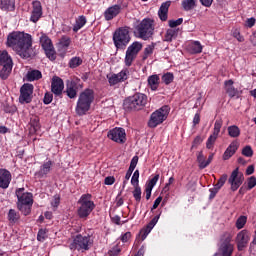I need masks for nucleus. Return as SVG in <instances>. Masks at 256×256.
Wrapping results in <instances>:
<instances>
[{
  "label": "nucleus",
  "mask_w": 256,
  "mask_h": 256,
  "mask_svg": "<svg viewBox=\"0 0 256 256\" xmlns=\"http://www.w3.org/2000/svg\"><path fill=\"white\" fill-rule=\"evenodd\" d=\"M40 45L42 49L45 51L46 56L50 61H55V47L53 46V42L51 41V38L47 36L45 33H40Z\"/></svg>",
  "instance_id": "11"
},
{
  "label": "nucleus",
  "mask_w": 256,
  "mask_h": 256,
  "mask_svg": "<svg viewBox=\"0 0 256 256\" xmlns=\"http://www.w3.org/2000/svg\"><path fill=\"white\" fill-rule=\"evenodd\" d=\"M51 165V161L44 163L40 170L35 173V177H38V179H43V177H46L47 174L51 171Z\"/></svg>",
  "instance_id": "26"
},
{
  "label": "nucleus",
  "mask_w": 256,
  "mask_h": 256,
  "mask_svg": "<svg viewBox=\"0 0 256 256\" xmlns=\"http://www.w3.org/2000/svg\"><path fill=\"white\" fill-rule=\"evenodd\" d=\"M173 74L171 73H166L162 76V81L165 83V85H169L170 83H173Z\"/></svg>",
  "instance_id": "47"
},
{
  "label": "nucleus",
  "mask_w": 256,
  "mask_h": 256,
  "mask_svg": "<svg viewBox=\"0 0 256 256\" xmlns=\"http://www.w3.org/2000/svg\"><path fill=\"white\" fill-rule=\"evenodd\" d=\"M167 117H169V106H163L151 114L148 126L151 129H155V127L161 125Z\"/></svg>",
  "instance_id": "7"
},
{
  "label": "nucleus",
  "mask_w": 256,
  "mask_h": 256,
  "mask_svg": "<svg viewBox=\"0 0 256 256\" xmlns=\"http://www.w3.org/2000/svg\"><path fill=\"white\" fill-rule=\"evenodd\" d=\"M217 136L216 134H211L208 139H207V142H206V147L208 149H213V145H215V141H217Z\"/></svg>",
  "instance_id": "41"
},
{
  "label": "nucleus",
  "mask_w": 256,
  "mask_h": 256,
  "mask_svg": "<svg viewBox=\"0 0 256 256\" xmlns=\"http://www.w3.org/2000/svg\"><path fill=\"white\" fill-rule=\"evenodd\" d=\"M161 201H163V197L159 196L155 201L154 204L152 206L151 211H153L154 209H157V207H159V205H161Z\"/></svg>",
  "instance_id": "62"
},
{
  "label": "nucleus",
  "mask_w": 256,
  "mask_h": 256,
  "mask_svg": "<svg viewBox=\"0 0 256 256\" xmlns=\"http://www.w3.org/2000/svg\"><path fill=\"white\" fill-rule=\"evenodd\" d=\"M41 77H43V74L39 70H29L26 74L27 81H38Z\"/></svg>",
  "instance_id": "31"
},
{
  "label": "nucleus",
  "mask_w": 256,
  "mask_h": 256,
  "mask_svg": "<svg viewBox=\"0 0 256 256\" xmlns=\"http://www.w3.org/2000/svg\"><path fill=\"white\" fill-rule=\"evenodd\" d=\"M147 105V96L145 94H135L124 101L125 109H141Z\"/></svg>",
  "instance_id": "8"
},
{
  "label": "nucleus",
  "mask_w": 256,
  "mask_h": 256,
  "mask_svg": "<svg viewBox=\"0 0 256 256\" xmlns=\"http://www.w3.org/2000/svg\"><path fill=\"white\" fill-rule=\"evenodd\" d=\"M17 207L19 211L25 216L31 213V207H33V194L26 192L25 188H18L16 190Z\"/></svg>",
  "instance_id": "3"
},
{
  "label": "nucleus",
  "mask_w": 256,
  "mask_h": 256,
  "mask_svg": "<svg viewBox=\"0 0 256 256\" xmlns=\"http://www.w3.org/2000/svg\"><path fill=\"white\" fill-rule=\"evenodd\" d=\"M255 186H256V178H255V176H251L250 178H248L247 187L249 190H251Z\"/></svg>",
  "instance_id": "53"
},
{
  "label": "nucleus",
  "mask_w": 256,
  "mask_h": 256,
  "mask_svg": "<svg viewBox=\"0 0 256 256\" xmlns=\"http://www.w3.org/2000/svg\"><path fill=\"white\" fill-rule=\"evenodd\" d=\"M228 135L235 139L241 135V130L235 125L229 126Z\"/></svg>",
  "instance_id": "38"
},
{
  "label": "nucleus",
  "mask_w": 256,
  "mask_h": 256,
  "mask_svg": "<svg viewBox=\"0 0 256 256\" xmlns=\"http://www.w3.org/2000/svg\"><path fill=\"white\" fill-rule=\"evenodd\" d=\"M79 80H71L67 82V89L66 93L70 99H75L77 97V89H78V84Z\"/></svg>",
  "instance_id": "22"
},
{
  "label": "nucleus",
  "mask_w": 256,
  "mask_h": 256,
  "mask_svg": "<svg viewBox=\"0 0 256 256\" xmlns=\"http://www.w3.org/2000/svg\"><path fill=\"white\" fill-rule=\"evenodd\" d=\"M197 162L199 164L200 169H205L209 166V162L205 160V155H203V152H198L197 154Z\"/></svg>",
  "instance_id": "36"
},
{
  "label": "nucleus",
  "mask_w": 256,
  "mask_h": 256,
  "mask_svg": "<svg viewBox=\"0 0 256 256\" xmlns=\"http://www.w3.org/2000/svg\"><path fill=\"white\" fill-rule=\"evenodd\" d=\"M169 7H171V1L163 2L158 10V17L160 21H167L169 15Z\"/></svg>",
  "instance_id": "23"
},
{
  "label": "nucleus",
  "mask_w": 256,
  "mask_h": 256,
  "mask_svg": "<svg viewBox=\"0 0 256 256\" xmlns=\"http://www.w3.org/2000/svg\"><path fill=\"white\" fill-rule=\"evenodd\" d=\"M195 0H184L182 1V7L184 11H191V9L195 8Z\"/></svg>",
  "instance_id": "39"
},
{
  "label": "nucleus",
  "mask_w": 256,
  "mask_h": 256,
  "mask_svg": "<svg viewBox=\"0 0 256 256\" xmlns=\"http://www.w3.org/2000/svg\"><path fill=\"white\" fill-rule=\"evenodd\" d=\"M153 49H155V47L153 45H149L145 48L144 50V59H147L149 57V55H151L153 53Z\"/></svg>",
  "instance_id": "56"
},
{
  "label": "nucleus",
  "mask_w": 256,
  "mask_h": 256,
  "mask_svg": "<svg viewBox=\"0 0 256 256\" xmlns=\"http://www.w3.org/2000/svg\"><path fill=\"white\" fill-rule=\"evenodd\" d=\"M157 181H159V174H156L152 179H150L146 187L153 189V187L157 185Z\"/></svg>",
  "instance_id": "49"
},
{
  "label": "nucleus",
  "mask_w": 256,
  "mask_h": 256,
  "mask_svg": "<svg viewBox=\"0 0 256 256\" xmlns=\"http://www.w3.org/2000/svg\"><path fill=\"white\" fill-rule=\"evenodd\" d=\"M41 129V124H39V117L35 116L30 120V133H37Z\"/></svg>",
  "instance_id": "34"
},
{
  "label": "nucleus",
  "mask_w": 256,
  "mask_h": 256,
  "mask_svg": "<svg viewBox=\"0 0 256 256\" xmlns=\"http://www.w3.org/2000/svg\"><path fill=\"white\" fill-rule=\"evenodd\" d=\"M132 193H133V197H134L135 201H137V203H139L141 201V187L134 186V190Z\"/></svg>",
  "instance_id": "45"
},
{
  "label": "nucleus",
  "mask_w": 256,
  "mask_h": 256,
  "mask_svg": "<svg viewBox=\"0 0 256 256\" xmlns=\"http://www.w3.org/2000/svg\"><path fill=\"white\" fill-rule=\"evenodd\" d=\"M237 149H239V142L233 141L231 144L227 147L226 151L223 154L224 161H227L235 155Z\"/></svg>",
  "instance_id": "24"
},
{
  "label": "nucleus",
  "mask_w": 256,
  "mask_h": 256,
  "mask_svg": "<svg viewBox=\"0 0 256 256\" xmlns=\"http://www.w3.org/2000/svg\"><path fill=\"white\" fill-rule=\"evenodd\" d=\"M46 237H47V231L43 229L39 230L38 236H37L38 241H45Z\"/></svg>",
  "instance_id": "57"
},
{
  "label": "nucleus",
  "mask_w": 256,
  "mask_h": 256,
  "mask_svg": "<svg viewBox=\"0 0 256 256\" xmlns=\"http://www.w3.org/2000/svg\"><path fill=\"white\" fill-rule=\"evenodd\" d=\"M108 139L115 143H125L127 141V134L123 128H114L108 132Z\"/></svg>",
  "instance_id": "17"
},
{
  "label": "nucleus",
  "mask_w": 256,
  "mask_h": 256,
  "mask_svg": "<svg viewBox=\"0 0 256 256\" xmlns=\"http://www.w3.org/2000/svg\"><path fill=\"white\" fill-rule=\"evenodd\" d=\"M92 246L93 237L91 235L77 234L69 244V249H71V251H81V253H85V251H89Z\"/></svg>",
  "instance_id": "4"
},
{
  "label": "nucleus",
  "mask_w": 256,
  "mask_h": 256,
  "mask_svg": "<svg viewBox=\"0 0 256 256\" xmlns=\"http://www.w3.org/2000/svg\"><path fill=\"white\" fill-rule=\"evenodd\" d=\"M137 163H139V157L138 156H134L132 158V160H131L129 169L131 171H135V167H137Z\"/></svg>",
  "instance_id": "55"
},
{
  "label": "nucleus",
  "mask_w": 256,
  "mask_h": 256,
  "mask_svg": "<svg viewBox=\"0 0 256 256\" xmlns=\"http://www.w3.org/2000/svg\"><path fill=\"white\" fill-rule=\"evenodd\" d=\"M219 189L216 185L210 189V199H213L217 193H219Z\"/></svg>",
  "instance_id": "61"
},
{
  "label": "nucleus",
  "mask_w": 256,
  "mask_h": 256,
  "mask_svg": "<svg viewBox=\"0 0 256 256\" xmlns=\"http://www.w3.org/2000/svg\"><path fill=\"white\" fill-rule=\"evenodd\" d=\"M221 127H223V121L216 120L214 123V130L212 134L219 136V133H221Z\"/></svg>",
  "instance_id": "43"
},
{
  "label": "nucleus",
  "mask_w": 256,
  "mask_h": 256,
  "mask_svg": "<svg viewBox=\"0 0 256 256\" xmlns=\"http://www.w3.org/2000/svg\"><path fill=\"white\" fill-rule=\"evenodd\" d=\"M256 23V20L254 17L252 18H248L245 22V27H249V29H251V27H254Z\"/></svg>",
  "instance_id": "59"
},
{
  "label": "nucleus",
  "mask_w": 256,
  "mask_h": 256,
  "mask_svg": "<svg viewBox=\"0 0 256 256\" xmlns=\"http://www.w3.org/2000/svg\"><path fill=\"white\" fill-rule=\"evenodd\" d=\"M247 223V216H240L236 221V227L238 229H243Z\"/></svg>",
  "instance_id": "44"
},
{
  "label": "nucleus",
  "mask_w": 256,
  "mask_h": 256,
  "mask_svg": "<svg viewBox=\"0 0 256 256\" xmlns=\"http://www.w3.org/2000/svg\"><path fill=\"white\" fill-rule=\"evenodd\" d=\"M32 5L33 9L30 21H32V23H37V21H39V18L43 16V7L41 6V2L39 1H34Z\"/></svg>",
  "instance_id": "20"
},
{
  "label": "nucleus",
  "mask_w": 256,
  "mask_h": 256,
  "mask_svg": "<svg viewBox=\"0 0 256 256\" xmlns=\"http://www.w3.org/2000/svg\"><path fill=\"white\" fill-rule=\"evenodd\" d=\"M0 9L13 11L15 9V0H0Z\"/></svg>",
  "instance_id": "32"
},
{
  "label": "nucleus",
  "mask_w": 256,
  "mask_h": 256,
  "mask_svg": "<svg viewBox=\"0 0 256 256\" xmlns=\"http://www.w3.org/2000/svg\"><path fill=\"white\" fill-rule=\"evenodd\" d=\"M20 219L19 213L14 209H10L8 212V221L10 223H17Z\"/></svg>",
  "instance_id": "37"
},
{
  "label": "nucleus",
  "mask_w": 256,
  "mask_h": 256,
  "mask_svg": "<svg viewBox=\"0 0 256 256\" xmlns=\"http://www.w3.org/2000/svg\"><path fill=\"white\" fill-rule=\"evenodd\" d=\"M115 183V177L108 176L105 178V185H113Z\"/></svg>",
  "instance_id": "63"
},
{
  "label": "nucleus",
  "mask_w": 256,
  "mask_h": 256,
  "mask_svg": "<svg viewBox=\"0 0 256 256\" xmlns=\"http://www.w3.org/2000/svg\"><path fill=\"white\" fill-rule=\"evenodd\" d=\"M11 172L7 169H0V189H9L11 185Z\"/></svg>",
  "instance_id": "19"
},
{
  "label": "nucleus",
  "mask_w": 256,
  "mask_h": 256,
  "mask_svg": "<svg viewBox=\"0 0 256 256\" xmlns=\"http://www.w3.org/2000/svg\"><path fill=\"white\" fill-rule=\"evenodd\" d=\"M131 185H133V187H139V170H136L133 173V176L131 178Z\"/></svg>",
  "instance_id": "46"
},
{
  "label": "nucleus",
  "mask_w": 256,
  "mask_h": 256,
  "mask_svg": "<svg viewBox=\"0 0 256 256\" xmlns=\"http://www.w3.org/2000/svg\"><path fill=\"white\" fill-rule=\"evenodd\" d=\"M232 239L233 235L229 232H225L222 235L220 245L222 256H231L233 254V244H231Z\"/></svg>",
  "instance_id": "13"
},
{
  "label": "nucleus",
  "mask_w": 256,
  "mask_h": 256,
  "mask_svg": "<svg viewBox=\"0 0 256 256\" xmlns=\"http://www.w3.org/2000/svg\"><path fill=\"white\" fill-rule=\"evenodd\" d=\"M188 51H190L194 55L197 53H201L203 51V45H201V42L199 41L191 42L188 45Z\"/></svg>",
  "instance_id": "30"
},
{
  "label": "nucleus",
  "mask_w": 256,
  "mask_h": 256,
  "mask_svg": "<svg viewBox=\"0 0 256 256\" xmlns=\"http://www.w3.org/2000/svg\"><path fill=\"white\" fill-rule=\"evenodd\" d=\"M169 27L172 29L175 27H179L183 23V18H178L177 20H169Z\"/></svg>",
  "instance_id": "50"
},
{
  "label": "nucleus",
  "mask_w": 256,
  "mask_h": 256,
  "mask_svg": "<svg viewBox=\"0 0 256 256\" xmlns=\"http://www.w3.org/2000/svg\"><path fill=\"white\" fill-rule=\"evenodd\" d=\"M113 41L117 49H122V47H125L129 41H131V37L129 36V29L119 28L116 30L113 34Z\"/></svg>",
  "instance_id": "9"
},
{
  "label": "nucleus",
  "mask_w": 256,
  "mask_h": 256,
  "mask_svg": "<svg viewBox=\"0 0 256 256\" xmlns=\"http://www.w3.org/2000/svg\"><path fill=\"white\" fill-rule=\"evenodd\" d=\"M63 89H65L63 80L57 76H54L51 82L52 93H54V95H61V93H63Z\"/></svg>",
  "instance_id": "21"
},
{
  "label": "nucleus",
  "mask_w": 256,
  "mask_h": 256,
  "mask_svg": "<svg viewBox=\"0 0 256 256\" xmlns=\"http://www.w3.org/2000/svg\"><path fill=\"white\" fill-rule=\"evenodd\" d=\"M0 66L2 67L0 71L1 79H7L13 71V58L7 50H0Z\"/></svg>",
  "instance_id": "5"
},
{
  "label": "nucleus",
  "mask_w": 256,
  "mask_h": 256,
  "mask_svg": "<svg viewBox=\"0 0 256 256\" xmlns=\"http://www.w3.org/2000/svg\"><path fill=\"white\" fill-rule=\"evenodd\" d=\"M161 217V214H159L158 216H155L150 222L149 224L146 226V228L144 229V234L142 235V239H147V235H149V233H151V231H153V228L157 225L159 218Z\"/></svg>",
  "instance_id": "28"
},
{
  "label": "nucleus",
  "mask_w": 256,
  "mask_h": 256,
  "mask_svg": "<svg viewBox=\"0 0 256 256\" xmlns=\"http://www.w3.org/2000/svg\"><path fill=\"white\" fill-rule=\"evenodd\" d=\"M179 33V30L177 29H168L166 31L165 37H164V41H168L171 42L173 39H177V34Z\"/></svg>",
  "instance_id": "35"
},
{
  "label": "nucleus",
  "mask_w": 256,
  "mask_h": 256,
  "mask_svg": "<svg viewBox=\"0 0 256 256\" xmlns=\"http://www.w3.org/2000/svg\"><path fill=\"white\" fill-rule=\"evenodd\" d=\"M86 23H87V18H85V16L78 17L73 26L74 33H77V31H79L80 29H83V27H85Z\"/></svg>",
  "instance_id": "33"
},
{
  "label": "nucleus",
  "mask_w": 256,
  "mask_h": 256,
  "mask_svg": "<svg viewBox=\"0 0 256 256\" xmlns=\"http://www.w3.org/2000/svg\"><path fill=\"white\" fill-rule=\"evenodd\" d=\"M80 207L78 208V216L81 219L89 217L93 209H95V203L91 201V194H84L79 200Z\"/></svg>",
  "instance_id": "6"
},
{
  "label": "nucleus",
  "mask_w": 256,
  "mask_h": 256,
  "mask_svg": "<svg viewBox=\"0 0 256 256\" xmlns=\"http://www.w3.org/2000/svg\"><path fill=\"white\" fill-rule=\"evenodd\" d=\"M153 29V21H151V19H143L136 27L139 38L143 39L144 41H147V39L153 35Z\"/></svg>",
  "instance_id": "10"
},
{
  "label": "nucleus",
  "mask_w": 256,
  "mask_h": 256,
  "mask_svg": "<svg viewBox=\"0 0 256 256\" xmlns=\"http://www.w3.org/2000/svg\"><path fill=\"white\" fill-rule=\"evenodd\" d=\"M232 35L235 37V39H237V41H239V43H243V41H245V38H243L238 29H234Z\"/></svg>",
  "instance_id": "51"
},
{
  "label": "nucleus",
  "mask_w": 256,
  "mask_h": 256,
  "mask_svg": "<svg viewBox=\"0 0 256 256\" xmlns=\"http://www.w3.org/2000/svg\"><path fill=\"white\" fill-rule=\"evenodd\" d=\"M119 13H121V6L114 5L112 7H109L105 11L104 17H105L106 21H111V19H114V17H117V15H119Z\"/></svg>",
  "instance_id": "25"
},
{
  "label": "nucleus",
  "mask_w": 256,
  "mask_h": 256,
  "mask_svg": "<svg viewBox=\"0 0 256 256\" xmlns=\"http://www.w3.org/2000/svg\"><path fill=\"white\" fill-rule=\"evenodd\" d=\"M243 181H245V176L239 172V168H236L228 179V183L231 185V191H237L243 185Z\"/></svg>",
  "instance_id": "15"
},
{
  "label": "nucleus",
  "mask_w": 256,
  "mask_h": 256,
  "mask_svg": "<svg viewBox=\"0 0 256 256\" xmlns=\"http://www.w3.org/2000/svg\"><path fill=\"white\" fill-rule=\"evenodd\" d=\"M175 182V178L170 177L168 180V183H166L165 187L163 188V193H169V185H173V183Z\"/></svg>",
  "instance_id": "58"
},
{
  "label": "nucleus",
  "mask_w": 256,
  "mask_h": 256,
  "mask_svg": "<svg viewBox=\"0 0 256 256\" xmlns=\"http://www.w3.org/2000/svg\"><path fill=\"white\" fill-rule=\"evenodd\" d=\"M107 79L109 82V85H119V83H123L129 79V69L124 68L121 70V72L117 74H108Z\"/></svg>",
  "instance_id": "14"
},
{
  "label": "nucleus",
  "mask_w": 256,
  "mask_h": 256,
  "mask_svg": "<svg viewBox=\"0 0 256 256\" xmlns=\"http://www.w3.org/2000/svg\"><path fill=\"white\" fill-rule=\"evenodd\" d=\"M141 49H143V44H141V42H134L127 48L124 60L126 67H131V65H133V61H135V58Z\"/></svg>",
  "instance_id": "12"
},
{
  "label": "nucleus",
  "mask_w": 256,
  "mask_h": 256,
  "mask_svg": "<svg viewBox=\"0 0 256 256\" xmlns=\"http://www.w3.org/2000/svg\"><path fill=\"white\" fill-rule=\"evenodd\" d=\"M251 240V233L247 230H241L236 235V245L238 251H243L245 247L249 244V241Z\"/></svg>",
  "instance_id": "16"
},
{
  "label": "nucleus",
  "mask_w": 256,
  "mask_h": 256,
  "mask_svg": "<svg viewBox=\"0 0 256 256\" xmlns=\"http://www.w3.org/2000/svg\"><path fill=\"white\" fill-rule=\"evenodd\" d=\"M59 45L62 49H67L71 45V38L69 36H62Z\"/></svg>",
  "instance_id": "40"
},
{
  "label": "nucleus",
  "mask_w": 256,
  "mask_h": 256,
  "mask_svg": "<svg viewBox=\"0 0 256 256\" xmlns=\"http://www.w3.org/2000/svg\"><path fill=\"white\" fill-rule=\"evenodd\" d=\"M51 101H53V94L46 93L44 96V104L49 105V103H51Z\"/></svg>",
  "instance_id": "60"
},
{
  "label": "nucleus",
  "mask_w": 256,
  "mask_h": 256,
  "mask_svg": "<svg viewBox=\"0 0 256 256\" xmlns=\"http://www.w3.org/2000/svg\"><path fill=\"white\" fill-rule=\"evenodd\" d=\"M83 63V60L80 57H74L69 62V67L71 69H75L76 67H79Z\"/></svg>",
  "instance_id": "42"
},
{
  "label": "nucleus",
  "mask_w": 256,
  "mask_h": 256,
  "mask_svg": "<svg viewBox=\"0 0 256 256\" xmlns=\"http://www.w3.org/2000/svg\"><path fill=\"white\" fill-rule=\"evenodd\" d=\"M33 95V85L24 84L20 89V103H31V96Z\"/></svg>",
  "instance_id": "18"
},
{
  "label": "nucleus",
  "mask_w": 256,
  "mask_h": 256,
  "mask_svg": "<svg viewBox=\"0 0 256 256\" xmlns=\"http://www.w3.org/2000/svg\"><path fill=\"white\" fill-rule=\"evenodd\" d=\"M129 239H131V232H126L121 238L123 243H127Z\"/></svg>",
  "instance_id": "64"
},
{
  "label": "nucleus",
  "mask_w": 256,
  "mask_h": 256,
  "mask_svg": "<svg viewBox=\"0 0 256 256\" xmlns=\"http://www.w3.org/2000/svg\"><path fill=\"white\" fill-rule=\"evenodd\" d=\"M226 181H227V174H223L218 180L216 187L221 189V187L225 185Z\"/></svg>",
  "instance_id": "54"
},
{
  "label": "nucleus",
  "mask_w": 256,
  "mask_h": 256,
  "mask_svg": "<svg viewBox=\"0 0 256 256\" xmlns=\"http://www.w3.org/2000/svg\"><path fill=\"white\" fill-rule=\"evenodd\" d=\"M60 202L61 198L59 197V195H55L51 201V206L53 207V209H57Z\"/></svg>",
  "instance_id": "52"
},
{
  "label": "nucleus",
  "mask_w": 256,
  "mask_h": 256,
  "mask_svg": "<svg viewBox=\"0 0 256 256\" xmlns=\"http://www.w3.org/2000/svg\"><path fill=\"white\" fill-rule=\"evenodd\" d=\"M242 155H244V157H253V149L251 146H245L242 149Z\"/></svg>",
  "instance_id": "48"
},
{
  "label": "nucleus",
  "mask_w": 256,
  "mask_h": 256,
  "mask_svg": "<svg viewBox=\"0 0 256 256\" xmlns=\"http://www.w3.org/2000/svg\"><path fill=\"white\" fill-rule=\"evenodd\" d=\"M93 101H95V92L92 89L84 90L78 97L75 108L77 115H86L89 109H91Z\"/></svg>",
  "instance_id": "2"
},
{
  "label": "nucleus",
  "mask_w": 256,
  "mask_h": 256,
  "mask_svg": "<svg viewBox=\"0 0 256 256\" xmlns=\"http://www.w3.org/2000/svg\"><path fill=\"white\" fill-rule=\"evenodd\" d=\"M148 86L152 91H157L159 89V75L154 74L148 77Z\"/></svg>",
  "instance_id": "29"
},
{
  "label": "nucleus",
  "mask_w": 256,
  "mask_h": 256,
  "mask_svg": "<svg viewBox=\"0 0 256 256\" xmlns=\"http://www.w3.org/2000/svg\"><path fill=\"white\" fill-rule=\"evenodd\" d=\"M32 45L33 38L25 32H12L7 37V47H11L22 59H29L31 57Z\"/></svg>",
  "instance_id": "1"
},
{
  "label": "nucleus",
  "mask_w": 256,
  "mask_h": 256,
  "mask_svg": "<svg viewBox=\"0 0 256 256\" xmlns=\"http://www.w3.org/2000/svg\"><path fill=\"white\" fill-rule=\"evenodd\" d=\"M225 91L229 95V97H237L239 95V90L233 86V80H228L224 82Z\"/></svg>",
  "instance_id": "27"
}]
</instances>
